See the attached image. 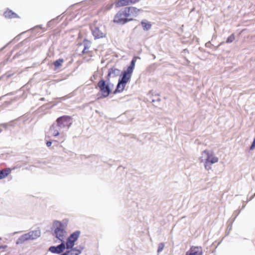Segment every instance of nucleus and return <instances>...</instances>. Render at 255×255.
Here are the masks:
<instances>
[{"instance_id": "obj_1", "label": "nucleus", "mask_w": 255, "mask_h": 255, "mask_svg": "<svg viewBox=\"0 0 255 255\" xmlns=\"http://www.w3.org/2000/svg\"><path fill=\"white\" fill-rule=\"evenodd\" d=\"M140 9L135 7H126L120 10L115 15L113 21L115 23L125 24L133 20L138 15Z\"/></svg>"}, {"instance_id": "obj_2", "label": "nucleus", "mask_w": 255, "mask_h": 255, "mask_svg": "<svg viewBox=\"0 0 255 255\" xmlns=\"http://www.w3.org/2000/svg\"><path fill=\"white\" fill-rule=\"evenodd\" d=\"M137 57H134L132 59L130 64L127 68L126 70L122 72V78L119 80L117 88L114 91V93L122 92L126 86V84L130 81L132 73L135 67V62Z\"/></svg>"}, {"instance_id": "obj_3", "label": "nucleus", "mask_w": 255, "mask_h": 255, "mask_svg": "<svg viewBox=\"0 0 255 255\" xmlns=\"http://www.w3.org/2000/svg\"><path fill=\"white\" fill-rule=\"evenodd\" d=\"M98 87L100 89L101 98H105L109 96L112 92L114 85L106 84L103 79L100 80L98 83Z\"/></svg>"}, {"instance_id": "obj_4", "label": "nucleus", "mask_w": 255, "mask_h": 255, "mask_svg": "<svg viewBox=\"0 0 255 255\" xmlns=\"http://www.w3.org/2000/svg\"><path fill=\"white\" fill-rule=\"evenodd\" d=\"M53 226L55 227L54 234L61 242H64V229L63 224L58 221H55L53 223Z\"/></svg>"}, {"instance_id": "obj_5", "label": "nucleus", "mask_w": 255, "mask_h": 255, "mask_svg": "<svg viewBox=\"0 0 255 255\" xmlns=\"http://www.w3.org/2000/svg\"><path fill=\"white\" fill-rule=\"evenodd\" d=\"M57 126L61 128H69L72 125L71 117L63 116L58 118L56 120Z\"/></svg>"}, {"instance_id": "obj_6", "label": "nucleus", "mask_w": 255, "mask_h": 255, "mask_svg": "<svg viewBox=\"0 0 255 255\" xmlns=\"http://www.w3.org/2000/svg\"><path fill=\"white\" fill-rule=\"evenodd\" d=\"M66 249V246L65 242H61V243L56 246H51L48 249V251L53 254H62L63 253L64 251Z\"/></svg>"}, {"instance_id": "obj_7", "label": "nucleus", "mask_w": 255, "mask_h": 255, "mask_svg": "<svg viewBox=\"0 0 255 255\" xmlns=\"http://www.w3.org/2000/svg\"><path fill=\"white\" fill-rule=\"evenodd\" d=\"M96 22H94V23L92 27V30L93 35L96 38H101L106 36V33L105 31H103L100 29V27L96 25Z\"/></svg>"}, {"instance_id": "obj_8", "label": "nucleus", "mask_w": 255, "mask_h": 255, "mask_svg": "<svg viewBox=\"0 0 255 255\" xmlns=\"http://www.w3.org/2000/svg\"><path fill=\"white\" fill-rule=\"evenodd\" d=\"M202 249L201 247L192 246L185 255H202Z\"/></svg>"}, {"instance_id": "obj_9", "label": "nucleus", "mask_w": 255, "mask_h": 255, "mask_svg": "<svg viewBox=\"0 0 255 255\" xmlns=\"http://www.w3.org/2000/svg\"><path fill=\"white\" fill-rule=\"evenodd\" d=\"M29 240H33L39 238L41 235L40 231L38 229L31 231L26 233Z\"/></svg>"}, {"instance_id": "obj_10", "label": "nucleus", "mask_w": 255, "mask_h": 255, "mask_svg": "<svg viewBox=\"0 0 255 255\" xmlns=\"http://www.w3.org/2000/svg\"><path fill=\"white\" fill-rule=\"evenodd\" d=\"M120 73V70L115 68H111L109 69L108 73L107 76V80L108 81H110V79L111 78H114L117 77L119 75Z\"/></svg>"}, {"instance_id": "obj_11", "label": "nucleus", "mask_w": 255, "mask_h": 255, "mask_svg": "<svg viewBox=\"0 0 255 255\" xmlns=\"http://www.w3.org/2000/svg\"><path fill=\"white\" fill-rule=\"evenodd\" d=\"M81 250L74 248L66 251L60 255H79L81 253Z\"/></svg>"}, {"instance_id": "obj_12", "label": "nucleus", "mask_w": 255, "mask_h": 255, "mask_svg": "<svg viewBox=\"0 0 255 255\" xmlns=\"http://www.w3.org/2000/svg\"><path fill=\"white\" fill-rule=\"evenodd\" d=\"M4 16L7 18H13L18 17L17 15L12 10L7 9L4 12Z\"/></svg>"}, {"instance_id": "obj_13", "label": "nucleus", "mask_w": 255, "mask_h": 255, "mask_svg": "<svg viewBox=\"0 0 255 255\" xmlns=\"http://www.w3.org/2000/svg\"><path fill=\"white\" fill-rule=\"evenodd\" d=\"M11 169L9 168L0 170V179H3L7 176L10 173Z\"/></svg>"}, {"instance_id": "obj_14", "label": "nucleus", "mask_w": 255, "mask_h": 255, "mask_svg": "<svg viewBox=\"0 0 255 255\" xmlns=\"http://www.w3.org/2000/svg\"><path fill=\"white\" fill-rule=\"evenodd\" d=\"M27 235L26 234L20 236L16 241V245H21L23 244L25 242L28 241Z\"/></svg>"}, {"instance_id": "obj_15", "label": "nucleus", "mask_w": 255, "mask_h": 255, "mask_svg": "<svg viewBox=\"0 0 255 255\" xmlns=\"http://www.w3.org/2000/svg\"><path fill=\"white\" fill-rule=\"evenodd\" d=\"M80 233L81 232L80 231H76L72 233L68 237V238L70 239L71 240H73L74 242H75L78 239L80 235Z\"/></svg>"}, {"instance_id": "obj_16", "label": "nucleus", "mask_w": 255, "mask_h": 255, "mask_svg": "<svg viewBox=\"0 0 255 255\" xmlns=\"http://www.w3.org/2000/svg\"><path fill=\"white\" fill-rule=\"evenodd\" d=\"M130 4L129 0H119L116 2L118 7L124 6Z\"/></svg>"}, {"instance_id": "obj_17", "label": "nucleus", "mask_w": 255, "mask_h": 255, "mask_svg": "<svg viewBox=\"0 0 255 255\" xmlns=\"http://www.w3.org/2000/svg\"><path fill=\"white\" fill-rule=\"evenodd\" d=\"M75 245V242L69 238H68L65 244L66 249L67 250L71 249L74 248L73 247Z\"/></svg>"}, {"instance_id": "obj_18", "label": "nucleus", "mask_w": 255, "mask_h": 255, "mask_svg": "<svg viewBox=\"0 0 255 255\" xmlns=\"http://www.w3.org/2000/svg\"><path fill=\"white\" fill-rule=\"evenodd\" d=\"M218 160H205L204 163V167L206 170H209L211 169V166L216 163Z\"/></svg>"}, {"instance_id": "obj_19", "label": "nucleus", "mask_w": 255, "mask_h": 255, "mask_svg": "<svg viewBox=\"0 0 255 255\" xmlns=\"http://www.w3.org/2000/svg\"><path fill=\"white\" fill-rule=\"evenodd\" d=\"M141 24L144 30H148L151 27V24L149 22L145 21H141Z\"/></svg>"}, {"instance_id": "obj_20", "label": "nucleus", "mask_w": 255, "mask_h": 255, "mask_svg": "<svg viewBox=\"0 0 255 255\" xmlns=\"http://www.w3.org/2000/svg\"><path fill=\"white\" fill-rule=\"evenodd\" d=\"M64 62V59H59L57 60H56L54 62V65L55 66V69H58L60 67H61Z\"/></svg>"}, {"instance_id": "obj_21", "label": "nucleus", "mask_w": 255, "mask_h": 255, "mask_svg": "<svg viewBox=\"0 0 255 255\" xmlns=\"http://www.w3.org/2000/svg\"><path fill=\"white\" fill-rule=\"evenodd\" d=\"M89 48V46L88 45H85L84 48L83 50L82 51V53L83 54H88L90 56H92L93 52L92 51H89L88 50Z\"/></svg>"}, {"instance_id": "obj_22", "label": "nucleus", "mask_w": 255, "mask_h": 255, "mask_svg": "<svg viewBox=\"0 0 255 255\" xmlns=\"http://www.w3.org/2000/svg\"><path fill=\"white\" fill-rule=\"evenodd\" d=\"M50 130L52 132V135L56 136L59 135V133L58 131L55 128V127L52 125L50 128Z\"/></svg>"}, {"instance_id": "obj_23", "label": "nucleus", "mask_w": 255, "mask_h": 255, "mask_svg": "<svg viewBox=\"0 0 255 255\" xmlns=\"http://www.w3.org/2000/svg\"><path fill=\"white\" fill-rule=\"evenodd\" d=\"M164 247V244L163 243H160L158 244V249L157 251V254H159L160 252L162 251L163 248Z\"/></svg>"}, {"instance_id": "obj_24", "label": "nucleus", "mask_w": 255, "mask_h": 255, "mask_svg": "<svg viewBox=\"0 0 255 255\" xmlns=\"http://www.w3.org/2000/svg\"><path fill=\"white\" fill-rule=\"evenodd\" d=\"M235 39V35L234 34H232L230 36H229L227 40H226V43H231Z\"/></svg>"}, {"instance_id": "obj_25", "label": "nucleus", "mask_w": 255, "mask_h": 255, "mask_svg": "<svg viewBox=\"0 0 255 255\" xmlns=\"http://www.w3.org/2000/svg\"><path fill=\"white\" fill-rule=\"evenodd\" d=\"M209 154H210L209 151H205L203 154V155H205L207 156V157L206 159H208V160L214 159V158L212 157V155H209Z\"/></svg>"}, {"instance_id": "obj_26", "label": "nucleus", "mask_w": 255, "mask_h": 255, "mask_svg": "<svg viewBox=\"0 0 255 255\" xmlns=\"http://www.w3.org/2000/svg\"><path fill=\"white\" fill-rule=\"evenodd\" d=\"M255 137L254 138L253 142L250 147V149L253 150L255 148Z\"/></svg>"}, {"instance_id": "obj_27", "label": "nucleus", "mask_w": 255, "mask_h": 255, "mask_svg": "<svg viewBox=\"0 0 255 255\" xmlns=\"http://www.w3.org/2000/svg\"><path fill=\"white\" fill-rule=\"evenodd\" d=\"M139 0H129L130 4L135 3L138 2Z\"/></svg>"}, {"instance_id": "obj_28", "label": "nucleus", "mask_w": 255, "mask_h": 255, "mask_svg": "<svg viewBox=\"0 0 255 255\" xmlns=\"http://www.w3.org/2000/svg\"><path fill=\"white\" fill-rule=\"evenodd\" d=\"M51 144H52V142L51 141H47L46 142V145L48 146V147H49L51 145Z\"/></svg>"}, {"instance_id": "obj_29", "label": "nucleus", "mask_w": 255, "mask_h": 255, "mask_svg": "<svg viewBox=\"0 0 255 255\" xmlns=\"http://www.w3.org/2000/svg\"><path fill=\"white\" fill-rule=\"evenodd\" d=\"M232 223H231L230 225L228 226V229H229V230H231V229H232Z\"/></svg>"}, {"instance_id": "obj_30", "label": "nucleus", "mask_w": 255, "mask_h": 255, "mask_svg": "<svg viewBox=\"0 0 255 255\" xmlns=\"http://www.w3.org/2000/svg\"><path fill=\"white\" fill-rule=\"evenodd\" d=\"M5 247H6V246H0V249H5Z\"/></svg>"}, {"instance_id": "obj_31", "label": "nucleus", "mask_w": 255, "mask_h": 255, "mask_svg": "<svg viewBox=\"0 0 255 255\" xmlns=\"http://www.w3.org/2000/svg\"><path fill=\"white\" fill-rule=\"evenodd\" d=\"M255 196V193L254 194V196L251 198L250 200H251Z\"/></svg>"}, {"instance_id": "obj_32", "label": "nucleus", "mask_w": 255, "mask_h": 255, "mask_svg": "<svg viewBox=\"0 0 255 255\" xmlns=\"http://www.w3.org/2000/svg\"><path fill=\"white\" fill-rule=\"evenodd\" d=\"M239 213V212L238 213V214L235 216V218H234V220H233V222L234 221V220H235V218H236V217H237V216L238 215V214Z\"/></svg>"}, {"instance_id": "obj_33", "label": "nucleus", "mask_w": 255, "mask_h": 255, "mask_svg": "<svg viewBox=\"0 0 255 255\" xmlns=\"http://www.w3.org/2000/svg\"><path fill=\"white\" fill-rule=\"evenodd\" d=\"M20 233L19 232H15L14 233H13V234H17V233Z\"/></svg>"}]
</instances>
